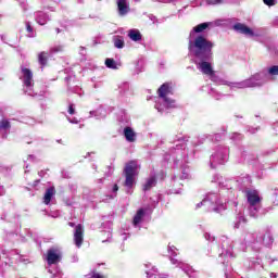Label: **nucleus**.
Listing matches in <instances>:
<instances>
[{
  "mask_svg": "<svg viewBox=\"0 0 278 278\" xmlns=\"http://www.w3.org/2000/svg\"><path fill=\"white\" fill-rule=\"evenodd\" d=\"M105 66L106 68H113V71H116V68H118V66L116 65V61H114V59H106Z\"/></svg>",
  "mask_w": 278,
  "mask_h": 278,
  "instance_id": "nucleus-18",
  "label": "nucleus"
},
{
  "mask_svg": "<svg viewBox=\"0 0 278 278\" xmlns=\"http://www.w3.org/2000/svg\"><path fill=\"white\" fill-rule=\"evenodd\" d=\"M142 218H144V208H139L134 216L132 224L135 226L140 225V223H142Z\"/></svg>",
  "mask_w": 278,
  "mask_h": 278,
  "instance_id": "nucleus-15",
  "label": "nucleus"
},
{
  "mask_svg": "<svg viewBox=\"0 0 278 278\" xmlns=\"http://www.w3.org/2000/svg\"><path fill=\"white\" fill-rule=\"evenodd\" d=\"M268 73H269V75H273V76L278 75V65H274V66L269 67Z\"/></svg>",
  "mask_w": 278,
  "mask_h": 278,
  "instance_id": "nucleus-21",
  "label": "nucleus"
},
{
  "mask_svg": "<svg viewBox=\"0 0 278 278\" xmlns=\"http://www.w3.org/2000/svg\"><path fill=\"white\" fill-rule=\"evenodd\" d=\"M211 5H216V3H223V0H208Z\"/></svg>",
  "mask_w": 278,
  "mask_h": 278,
  "instance_id": "nucleus-26",
  "label": "nucleus"
},
{
  "mask_svg": "<svg viewBox=\"0 0 278 278\" xmlns=\"http://www.w3.org/2000/svg\"><path fill=\"white\" fill-rule=\"evenodd\" d=\"M22 75H23L24 86H26V88H31L34 84V73H31V70L27 67H22Z\"/></svg>",
  "mask_w": 278,
  "mask_h": 278,
  "instance_id": "nucleus-6",
  "label": "nucleus"
},
{
  "mask_svg": "<svg viewBox=\"0 0 278 278\" xmlns=\"http://www.w3.org/2000/svg\"><path fill=\"white\" fill-rule=\"evenodd\" d=\"M164 100V103H166L167 108H177V105H175V100L166 97V98H163Z\"/></svg>",
  "mask_w": 278,
  "mask_h": 278,
  "instance_id": "nucleus-19",
  "label": "nucleus"
},
{
  "mask_svg": "<svg viewBox=\"0 0 278 278\" xmlns=\"http://www.w3.org/2000/svg\"><path fill=\"white\" fill-rule=\"evenodd\" d=\"M138 161L132 160L125 164L123 169V175L125 177L124 186L125 188H134V184H136V177L138 175Z\"/></svg>",
  "mask_w": 278,
  "mask_h": 278,
  "instance_id": "nucleus-2",
  "label": "nucleus"
},
{
  "mask_svg": "<svg viewBox=\"0 0 278 278\" xmlns=\"http://www.w3.org/2000/svg\"><path fill=\"white\" fill-rule=\"evenodd\" d=\"M192 47L195 48L193 52L194 58L201 61L198 64V68L203 73V75L215 77L216 72H214L212 63H210V60H212V49L214 48V43L207 40L203 35H199L194 39L193 43L192 41L189 42V51L192 50Z\"/></svg>",
  "mask_w": 278,
  "mask_h": 278,
  "instance_id": "nucleus-1",
  "label": "nucleus"
},
{
  "mask_svg": "<svg viewBox=\"0 0 278 278\" xmlns=\"http://www.w3.org/2000/svg\"><path fill=\"white\" fill-rule=\"evenodd\" d=\"M46 262L48 266L60 264L62 262V250L58 247L50 248L46 254Z\"/></svg>",
  "mask_w": 278,
  "mask_h": 278,
  "instance_id": "nucleus-3",
  "label": "nucleus"
},
{
  "mask_svg": "<svg viewBox=\"0 0 278 278\" xmlns=\"http://www.w3.org/2000/svg\"><path fill=\"white\" fill-rule=\"evenodd\" d=\"M68 114H71L73 116V114H75V106H73V104L68 105Z\"/></svg>",
  "mask_w": 278,
  "mask_h": 278,
  "instance_id": "nucleus-25",
  "label": "nucleus"
},
{
  "mask_svg": "<svg viewBox=\"0 0 278 278\" xmlns=\"http://www.w3.org/2000/svg\"><path fill=\"white\" fill-rule=\"evenodd\" d=\"M233 30L239 31V34H244L245 36H254L253 30L242 23L235 24Z\"/></svg>",
  "mask_w": 278,
  "mask_h": 278,
  "instance_id": "nucleus-8",
  "label": "nucleus"
},
{
  "mask_svg": "<svg viewBox=\"0 0 278 278\" xmlns=\"http://www.w3.org/2000/svg\"><path fill=\"white\" fill-rule=\"evenodd\" d=\"M245 197H247L248 203L251 205V207H255V205H257V203H260L262 201L257 190L245 191Z\"/></svg>",
  "mask_w": 278,
  "mask_h": 278,
  "instance_id": "nucleus-4",
  "label": "nucleus"
},
{
  "mask_svg": "<svg viewBox=\"0 0 278 278\" xmlns=\"http://www.w3.org/2000/svg\"><path fill=\"white\" fill-rule=\"evenodd\" d=\"M91 278H105V276L97 273V271H93L92 275H91Z\"/></svg>",
  "mask_w": 278,
  "mask_h": 278,
  "instance_id": "nucleus-24",
  "label": "nucleus"
},
{
  "mask_svg": "<svg viewBox=\"0 0 278 278\" xmlns=\"http://www.w3.org/2000/svg\"><path fill=\"white\" fill-rule=\"evenodd\" d=\"M26 31H28V34H33L34 33V28L31 27V24L26 23Z\"/></svg>",
  "mask_w": 278,
  "mask_h": 278,
  "instance_id": "nucleus-23",
  "label": "nucleus"
},
{
  "mask_svg": "<svg viewBox=\"0 0 278 278\" xmlns=\"http://www.w3.org/2000/svg\"><path fill=\"white\" fill-rule=\"evenodd\" d=\"M113 42L116 49H123V47H125V39L121 36L115 37Z\"/></svg>",
  "mask_w": 278,
  "mask_h": 278,
  "instance_id": "nucleus-17",
  "label": "nucleus"
},
{
  "mask_svg": "<svg viewBox=\"0 0 278 278\" xmlns=\"http://www.w3.org/2000/svg\"><path fill=\"white\" fill-rule=\"evenodd\" d=\"M37 60L40 64L41 68H45V66H48L49 64V52L47 51H41L37 55Z\"/></svg>",
  "mask_w": 278,
  "mask_h": 278,
  "instance_id": "nucleus-12",
  "label": "nucleus"
},
{
  "mask_svg": "<svg viewBox=\"0 0 278 278\" xmlns=\"http://www.w3.org/2000/svg\"><path fill=\"white\" fill-rule=\"evenodd\" d=\"M10 127H12V125L10 124V121L2 119L0 122V129H10Z\"/></svg>",
  "mask_w": 278,
  "mask_h": 278,
  "instance_id": "nucleus-20",
  "label": "nucleus"
},
{
  "mask_svg": "<svg viewBox=\"0 0 278 278\" xmlns=\"http://www.w3.org/2000/svg\"><path fill=\"white\" fill-rule=\"evenodd\" d=\"M124 136L127 140V142H136V132L131 127H125L124 128Z\"/></svg>",
  "mask_w": 278,
  "mask_h": 278,
  "instance_id": "nucleus-13",
  "label": "nucleus"
},
{
  "mask_svg": "<svg viewBox=\"0 0 278 278\" xmlns=\"http://www.w3.org/2000/svg\"><path fill=\"white\" fill-rule=\"evenodd\" d=\"M155 186H157V177L153 175L146 180V184L142 186V190L143 192H149V190H151V188H155Z\"/></svg>",
  "mask_w": 278,
  "mask_h": 278,
  "instance_id": "nucleus-10",
  "label": "nucleus"
},
{
  "mask_svg": "<svg viewBox=\"0 0 278 278\" xmlns=\"http://www.w3.org/2000/svg\"><path fill=\"white\" fill-rule=\"evenodd\" d=\"M74 243L78 249L84 244V226L81 224H78L75 228Z\"/></svg>",
  "mask_w": 278,
  "mask_h": 278,
  "instance_id": "nucleus-5",
  "label": "nucleus"
},
{
  "mask_svg": "<svg viewBox=\"0 0 278 278\" xmlns=\"http://www.w3.org/2000/svg\"><path fill=\"white\" fill-rule=\"evenodd\" d=\"M68 226H70V227H75V223L70 222V223H68Z\"/></svg>",
  "mask_w": 278,
  "mask_h": 278,
  "instance_id": "nucleus-28",
  "label": "nucleus"
},
{
  "mask_svg": "<svg viewBox=\"0 0 278 278\" xmlns=\"http://www.w3.org/2000/svg\"><path fill=\"white\" fill-rule=\"evenodd\" d=\"M118 190V185L113 186V192H116Z\"/></svg>",
  "mask_w": 278,
  "mask_h": 278,
  "instance_id": "nucleus-27",
  "label": "nucleus"
},
{
  "mask_svg": "<svg viewBox=\"0 0 278 278\" xmlns=\"http://www.w3.org/2000/svg\"><path fill=\"white\" fill-rule=\"evenodd\" d=\"M117 9L121 16H125L130 10L127 0H117Z\"/></svg>",
  "mask_w": 278,
  "mask_h": 278,
  "instance_id": "nucleus-11",
  "label": "nucleus"
},
{
  "mask_svg": "<svg viewBox=\"0 0 278 278\" xmlns=\"http://www.w3.org/2000/svg\"><path fill=\"white\" fill-rule=\"evenodd\" d=\"M263 2L265 3V5H268L269 8L275 5V0H263Z\"/></svg>",
  "mask_w": 278,
  "mask_h": 278,
  "instance_id": "nucleus-22",
  "label": "nucleus"
},
{
  "mask_svg": "<svg viewBox=\"0 0 278 278\" xmlns=\"http://www.w3.org/2000/svg\"><path fill=\"white\" fill-rule=\"evenodd\" d=\"M56 190H55V187H49L46 189V192L43 194V203L45 205H49L53 199V197H55L56 194Z\"/></svg>",
  "mask_w": 278,
  "mask_h": 278,
  "instance_id": "nucleus-9",
  "label": "nucleus"
},
{
  "mask_svg": "<svg viewBox=\"0 0 278 278\" xmlns=\"http://www.w3.org/2000/svg\"><path fill=\"white\" fill-rule=\"evenodd\" d=\"M128 38L134 42H140V40H142V34H140V30L138 29H130L128 31Z\"/></svg>",
  "mask_w": 278,
  "mask_h": 278,
  "instance_id": "nucleus-14",
  "label": "nucleus"
},
{
  "mask_svg": "<svg viewBox=\"0 0 278 278\" xmlns=\"http://www.w3.org/2000/svg\"><path fill=\"white\" fill-rule=\"evenodd\" d=\"M157 94L160 99H166V94H173V87L170 86V83H164L161 85L157 89Z\"/></svg>",
  "mask_w": 278,
  "mask_h": 278,
  "instance_id": "nucleus-7",
  "label": "nucleus"
},
{
  "mask_svg": "<svg viewBox=\"0 0 278 278\" xmlns=\"http://www.w3.org/2000/svg\"><path fill=\"white\" fill-rule=\"evenodd\" d=\"M207 27H210V23H207V22L201 23V24L197 25L195 27H193L192 31L194 34H202V31H205V29H207Z\"/></svg>",
  "mask_w": 278,
  "mask_h": 278,
  "instance_id": "nucleus-16",
  "label": "nucleus"
},
{
  "mask_svg": "<svg viewBox=\"0 0 278 278\" xmlns=\"http://www.w3.org/2000/svg\"><path fill=\"white\" fill-rule=\"evenodd\" d=\"M55 51H60V49H56Z\"/></svg>",
  "mask_w": 278,
  "mask_h": 278,
  "instance_id": "nucleus-29",
  "label": "nucleus"
}]
</instances>
